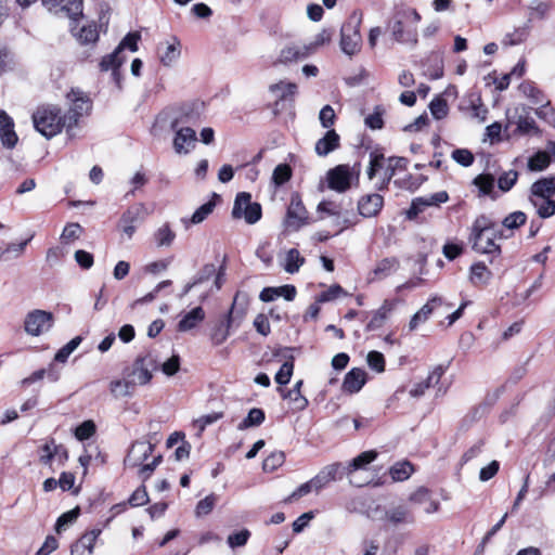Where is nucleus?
Instances as JSON below:
<instances>
[{
	"label": "nucleus",
	"mask_w": 555,
	"mask_h": 555,
	"mask_svg": "<svg viewBox=\"0 0 555 555\" xmlns=\"http://www.w3.org/2000/svg\"><path fill=\"white\" fill-rule=\"evenodd\" d=\"M377 457V452L370 450L364 451L356 456L347 466H341L340 470L348 476L349 482L353 486L361 487L365 482L356 479V472L365 469L366 466Z\"/></svg>",
	"instance_id": "obj_16"
},
{
	"label": "nucleus",
	"mask_w": 555,
	"mask_h": 555,
	"mask_svg": "<svg viewBox=\"0 0 555 555\" xmlns=\"http://www.w3.org/2000/svg\"><path fill=\"white\" fill-rule=\"evenodd\" d=\"M125 57L119 50L115 49L113 53L104 56L100 62V68L103 72L112 70V76L117 85L120 81L119 67L124 64Z\"/></svg>",
	"instance_id": "obj_28"
},
{
	"label": "nucleus",
	"mask_w": 555,
	"mask_h": 555,
	"mask_svg": "<svg viewBox=\"0 0 555 555\" xmlns=\"http://www.w3.org/2000/svg\"><path fill=\"white\" fill-rule=\"evenodd\" d=\"M526 219L527 217L525 212L514 211L503 219L502 224L506 229L513 230L522 225L526 222Z\"/></svg>",
	"instance_id": "obj_55"
},
{
	"label": "nucleus",
	"mask_w": 555,
	"mask_h": 555,
	"mask_svg": "<svg viewBox=\"0 0 555 555\" xmlns=\"http://www.w3.org/2000/svg\"><path fill=\"white\" fill-rule=\"evenodd\" d=\"M413 472H414V468L410 462H401V463L395 464L390 468L389 473H390L391 478L395 481H404L408 478H410V476L412 475Z\"/></svg>",
	"instance_id": "obj_42"
},
{
	"label": "nucleus",
	"mask_w": 555,
	"mask_h": 555,
	"mask_svg": "<svg viewBox=\"0 0 555 555\" xmlns=\"http://www.w3.org/2000/svg\"><path fill=\"white\" fill-rule=\"evenodd\" d=\"M42 4L52 13H64L72 21L82 16V0H42Z\"/></svg>",
	"instance_id": "obj_14"
},
{
	"label": "nucleus",
	"mask_w": 555,
	"mask_h": 555,
	"mask_svg": "<svg viewBox=\"0 0 555 555\" xmlns=\"http://www.w3.org/2000/svg\"><path fill=\"white\" fill-rule=\"evenodd\" d=\"M159 369L167 376L175 375L180 369V357L178 354L171 356L169 359L160 363Z\"/></svg>",
	"instance_id": "obj_63"
},
{
	"label": "nucleus",
	"mask_w": 555,
	"mask_h": 555,
	"mask_svg": "<svg viewBox=\"0 0 555 555\" xmlns=\"http://www.w3.org/2000/svg\"><path fill=\"white\" fill-rule=\"evenodd\" d=\"M14 65L15 63L13 53L9 49L0 47V75L12 70Z\"/></svg>",
	"instance_id": "obj_57"
},
{
	"label": "nucleus",
	"mask_w": 555,
	"mask_h": 555,
	"mask_svg": "<svg viewBox=\"0 0 555 555\" xmlns=\"http://www.w3.org/2000/svg\"><path fill=\"white\" fill-rule=\"evenodd\" d=\"M70 31L81 44L94 43L99 39V29L94 22L79 26L78 20L76 18L73 21Z\"/></svg>",
	"instance_id": "obj_18"
},
{
	"label": "nucleus",
	"mask_w": 555,
	"mask_h": 555,
	"mask_svg": "<svg viewBox=\"0 0 555 555\" xmlns=\"http://www.w3.org/2000/svg\"><path fill=\"white\" fill-rule=\"evenodd\" d=\"M429 109H430L431 115L436 119H442L449 113L448 103L442 98H435L434 100H431V102L429 104Z\"/></svg>",
	"instance_id": "obj_47"
},
{
	"label": "nucleus",
	"mask_w": 555,
	"mask_h": 555,
	"mask_svg": "<svg viewBox=\"0 0 555 555\" xmlns=\"http://www.w3.org/2000/svg\"><path fill=\"white\" fill-rule=\"evenodd\" d=\"M137 360L152 373L159 370L160 362L154 351H149L144 356L138 357Z\"/></svg>",
	"instance_id": "obj_62"
},
{
	"label": "nucleus",
	"mask_w": 555,
	"mask_h": 555,
	"mask_svg": "<svg viewBox=\"0 0 555 555\" xmlns=\"http://www.w3.org/2000/svg\"><path fill=\"white\" fill-rule=\"evenodd\" d=\"M443 302L442 298L435 296L430 298L411 319L409 323L410 331H414L421 323H424L433 311L441 306Z\"/></svg>",
	"instance_id": "obj_27"
},
{
	"label": "nucleus",
	"mask_w": 555,
	"mask_h": 555,
	"mask_svg": "<svg viewBox=\"0 0 555 555\" xmlns=\"http://www.w3.org/2000/svg\"><path fill=\"white\" fill-rule=\"evenodd\" d=\"M516 131L520 134H530L538 132V127L533 118L528 116H519Z\"/></svg>",
	"instance_id": "obj_59"
},
{
	"label": "nucleus",
	"mask_w": 555,
	"mask_h": 555,
	"mask_svg": "<svg viewBox=\"0 0 555 555\" xmlns=\"http://www.w3.org/2000/svg\"><path fill=\"white\" fill-rule=\"evenodd\" d=\"M216 502L217 496L215 494H209L203 500H201L195 507L196 517H203L211 513Z\"/></svg>",
	"instance_id": "obj_49"
},
{
	"label": "nucleus",
	"mask_w": 555,
	"mask_h": 555,
	"mask_svg": "<svg viewBox=\"0 0 555 555\" xmlns=\"http://www.w3.org/2000/svg\"><path fill=\"white\" fill-rule=\"evenodd\" d=\"M519 91L534 104H542L546 100L543 92L533 82L526 81L519 86Z\"/></svg>",
	"instance_id": "obj_41"
},
{
	"label": "nucleus",
	"mask_w": 555,
	"mask_h": 555,
	"mask_svg": "<svg viewBox=\"0 0 555 555\" xmlns=\"http://www.w3.org/2000/svg\"><path fill=\"white\" fill-rule=\"evenodd\" d=\"M102 530L99 528L92 529L80 537L78 541H76V547H85L89 550V552L93 553V547L96 539L100 537Z\"/></svg>",
	"instance_id": "obj_45"
},
{
	"label": "nucleus",
	"mask_w": 555,
	"mask_h": 555,
	"mask_svg": "<svg viewBox=\"0 0 555 555\" xmlns=\"http://www.w3.org/2000/svg\"><path fill=\"white\" fill-rule=\"evenodd\" d=\"M398 267L399 262L396 258H384L376 263L372 273L374 279L382 280L395 272Z\"/></svg>",
	"instance_id": "obj_33"
},
{
	"label": "nucleus",
	"mask_w": 555,
	"mask_h": 555,
	"mask_svg": "<svg viewBox=\"0 0 555 555\" xmlns=\"http://www.w3.org/2000/svg\"><path fill=\"white\" fill-rule=\"evenodd\" d=\"M366 362L370 369L377 373L385 372V358L379 351H370L366 357Z\"/></svg>",
	"instance_id": "obj_53"
},
{
	"label": "nucleus",
	"mask_w": 555,
	"mask_h": 555,
	"mask_svg": "<svg viewBox=\"0 0 555 555\" xmlns=\"http://www.w3.org/2000/svg\"><path fill=\"white\" fill-rule=\"evenodd\" d=\"M95 433V425L92 421H85L75 430V437L80 440L89 439Z\"/></svg>",
	"instance_id": "obj_64"
},
{
	"label": "nucleus",
	"mask_w": 555,
	"mask_h": 555,
	"mask_svg": "<svg viewBox=\"0 0 555 555\" xmlns=\"http://www.w3.org/2000/svg\"><path fill=\"white\" fill-rule=\"evenodd\" d=\"M396 304V300L386 299L383 305L374 311L371 321L366 324V331L372 332L380 328L395 309Z\"/></svg>",
	"instance_id": "obj_24"
},
{
	"label": "nucleus",
	"mask_w": 555,
	"mask_h": 555,
	"mask_svg": "<svg viewBox=\"0 0 555 555\" xmlns=\"http://www.w3.org/2000/svg\"><path fill=\"white\" fill-rule=\"evenodd\" d=\"M264 421V412L261 409L254 408L248 412L246 418H244L237 426L240 430H244L249 427L259 426Z\"/></svg>",
	"instance_id": "obj_43"
},
{
	"label": "nucleus",
	"mask_w": 555,
	"mask_h": 555,
	"mask_svg": "<svg viewBox=\"0 0 555 555\" xmlns=\"http://www.w3.org/2000/svg\"><path fill=\"white\" fill-rule=\"evenodd\" d=\"M443 369L442 366H436L427 376V378L423 382L416 383L409 391L410 396L412 398H420L424 396L425 391L437 385L441 376L443 375Z\"/></svg>",
	"instance_id": "obj_26"
},
{
	"label": "nucleus",
	"mask_w": 555,
	"mask_h": 555,
	"mask_svg": "<svg viewBox=\"0 0 555 555\" xmlns=\"http://www.w3.org/2000/svg\"><path fill=\"white\" fill-rule=\"evenodd\" d=\"M332 41V33L327 29L321 30L317 34L313 40L306 44L309 49L310 54L314 53L319 48L328 44Z\"/></svg>",
	"instance_id": "obj_48"
},
{
	"label": "nucleus",
	"mask_w": 555,
	"mask_h": 555,
	"mask_svg": "<svg viewBox=\"0 0 555 555\" xmlns=\"http://www.w3.org/2000/svg\"><path fill=\"white\" fill-rule=\"evenodd\" d=\"M310 48L306 44L302 46H288L281 50L279 61L281 63H292L308 57L310 54Z\"/></svg>",
	"instance_id": "obj_30"
},
{
	"label": "nucleus",
	"mask_w": 555,
	"mask_h": 555,
	"mask_svg": "<svg viewBox=\"0 0 555 555\" xmlns=\"http://www.w3.org/2000/svg\"><path fill=\"white\" fill-rule=\"evenodd\" d=\"M362 23V15L353 12L348 21L343 24L340 28V41L339 46L341 51L352 56L360 52L362 46V36L360 27Z\"/></svg>",
	"instance_id": "obj_4"
},
{
	"label": "nucleus",
	"mask_w": 555,
	"mask_h": 555,
	"mask_svg": "<svg viewBox=\"0 0 555 555\" xmlns=\"http://www.w3.org/2000/svg\"><path fill=\"white\" fill-rule=\"evenodd\" d=\"M33 122L35 129L43 137L50 139L67 128L65 115L56 105L46 104L38 106L33 114Z\"/></svg>",
	"instance_id": "obj_2"
},
{
	"label": "nucleus",
	"mask_w": 555,
	"mask_h": 555,
	"mask_svg": "<svg viewBox=\"0 0 555 555\" xmlns=\"http://www.w3.org/2000/svg\"><path fill=\"white\" fill-rule=\"evenodd\" d=\"M205 319V311L202 307H196L183 315L178 323L179 332H189L195 328Z\"/></svg>",
	"instance_id": "obj_29"
},
{
	"label": "nucleus",
	"mask_w": 555,
	"mask_h": 555,
	"mask_svg": "<svg viewBox=\"0 0 555 555\" xmlns=\"http://www.w3.org/2000/svg\"><path fill=\"white\" fill-rule=\"evenodd\" d=\"M535 114L539 118L545 120L548 125L555 126V111L550 105L547 100H545L544 103H542L541 106L535 109Z\"/></svg>",
	"instance_id": "obj_61"
},
{
	"label": "nucleus",
	"mask_w": 555,
	"mask_h": 555,
	"mask_svg": "<svg viewBox=\"0 0 555 555\" xmlns=\"http://www.w3.org/2000/svg\"><path fill=\"white\" fill-rule=\"evenodd\" d=\"M176 233L168 223L160 225L154 233V240L158 247H169L175 241Z\"/></svg>",
	"instance_id": "obj_39"
},
{
	"label": "nucleus",
	"mask_w": 555,
	"mask_h": 555,
	"mask_svg": "<svg viewBox=\"0 0 555 555\" xmlns=\"http://www.w3.org/2000/svg\"><path fill=\"white\" fill-rule=\"evenodd\" d=\"M340 137L334 129H330L315 143V153L319 156H326L339 147Z\"/></svg>",
	"instance_id": "obj_25"
},
{
	"label": "nucleus",
	"mask_w": 555,
	"mask_h": 555,
	"mask_svg": "<svg viewBox=\"0 0 555 555\" xmlns=\"http://www.w3.org/2000/svg\"><path fill=\"white\" fill-rule=\"evenodd\" d=\"M408 24L409 23L398 13L389 22L388 27L397 42L415 46L417 43V28Z\"/></svg>",
	"instance_id": "obj_12"
},
{
	"label": "nucleus",
	"mask_w": 555,
	"mask_h": 555,
	"mask_svg": "<svg viewBox=\"0 0 555 555\" xmlns=\"http://www.w3.org/2000/svg\"><path fill=\"white\" fill-rule=\"evenodd\" d=\"M340 463H334L321 469L318 475H315L312 479L309 480L314 491L319 492L331 481L336 480L337 475L340 472Z\"/></svg>",
	"instance_id": "obj_21"
},
{
	"label": "nucleus",
	"mask_w": 555,
	"mask_h": 555,
	"mask_svg": "<svg viewBox=\"0 0 555 555\" xmlns=\"http://www.w3.org/2000/svg\"><path fill=\"white\" fill-rule=\"evenodd\" d=\"M153 450L154 444L150 441H135L125 457V465L130 468H139L138 473L142 479H147L162 461V456L157 455L150 463H145Z\"/></svg>",
	"instance_id": "obj_3"
},
{
	"label": "nucleus",
	"mask_w": 555,
	"mask_h": 555,
	"mask_svg": "<svg viewBox=\"0 0 555 555\" xmlns=\"http://www.w3.org/2000/svg\"><path fill=\"white\" fill-rule=\"evenodd\" d=\"M132 376L133 383L139 385H146L151 382L153 373L135 359L132 367Z\"/></svg>",
	"instance_id": "obj_44"
},
{
	"label": "nucleus",
	"mask_w": 555,
	"mask_h": 555,
	"mask_svg": "<svg viewBox=\"0 0 555 555\" xmlns=\"http://www.w3.org/2000/svg\"><path fill=\"white\" fill-rule=\"evenodd\" d=\"M302 384H304L302 380H298L293 386V388L291 390H288L287 392L281 391L282 397L293 401L295 404V408L300 411L305 410L308 405V400L301 395Z\"/></svg>",
	"instance_id": "obj_37"
},
{
	"label": "nucleus",
	"mask_w": 555,
	"mask_h": 555,
	"mask_svg": "<svg viewBox=\"0 0 555 555\" xmlns=\"http://www.w3.org/2000/svg\"><path fill=\"white\" fill-rule=\"evenodd\" d=\"M215 208V203L207 202L203 204L201 207H198L194 214L191 216V218H183L182 223L188 229L191 224H198L203 222L212 211Z\"/></svg>",
	"instance_id": "obj_36"
},
{
	"label": "nucleus",
	"mask_w": 555,
	"mask_h": 555,
	"mask_svg": "<svg viewBox=\"0 0 555 555\" xmlns=\"http://www.w3.org/2000/svg\"><path fill=\"white\" fill-rule=\"evenodd\" d=\"M449 199V195L446 191H440L435 194L427 196H420L412 201L406 216L409 219H415L418 214L423 212L427 207L436 206L446 203Z\"/></svg>",
	"instance_id": "obj_15"
},
{
	"label": "nucleus",
	"mask_w": 555,
	"mask_h": 555,
	"mask_svg": "<svg viewBox=\"0 0 555 555\" xmlns=\"http://www.w3.org/2000/svg\"><path fill=\"white\" fill-rule=\"evenodd\" d=\"M294 371V361L289 360L282 364L278 373L275 374V382L280 385H286L289 383Z\"/></svg>",
	"instance_id": "obj_54"
},
{
	"label": "nucleus",
	"mask_w": 555,
	"mask_h": 555,
	"mask_svg": "<svg viewBox=\"0 0 555 555\" xmlns=\"http://www.w3.org/2000/svg\"><path fill=\"white\" fill-rule=\"evenodd\" d=\"M359 165L350 167L349 165H338L326 172L327 188L344 193L350 189L353 178L358 179Z\"/></svg>",
	"instance_id": "obj_6"
},
{
	"label": "nucleus",
	"mask_w": 555,
	"mask_h": 555,
	"mask_svg": "<svg viewBox=\"0 0 555 555\" xmlns=\"http://www.w3.org/2000/svg\"><path fill=\"white\" fill-rule=\"evenodd\" d=\"M0 140L8 149L14 147L17 142L13 119L4 111H0Z\"/></svg>",
	"instance_id": "obj_22"
},
{
	"label": "nucleus",
	"mask_w": 555,
	"mask_h": 555,
	"mask_svg": "<svg viewBox=\"0 0 555 555\" xmlns=\"http://www.w3.org/2000/svg\"><path fill=\"white\" fill-rule=\"evenodd\" d=\"M109 389H111L112 395L115 398H121V397H127V396L131 395L130 383L127 380H121V379L113 380L109 384Z\"/></svg>",
	"instance_id": "obj_58"
},
{
	"label": "nucleus",
	"mask_w": 555,
	"mask_h": 555,
	"mask_svg": "<svg viewBox=\"0 0 555 555\" xmlns=\"http://www.w3.org/2000/svg\"><path fill=\"white\" fill-rule=\"evenodd\" d=\"M270 91L274 93L279 100L293 99L297 93V85L294 82L280 81L271 85Z\"/></svg>",
	"instance_id": "obj_38"
},
{
	"label": "nucleus",
	"mask_w": 555,
	"mask_h": 555,
	"mask_svg": "<svg viewBox=\"0 0 555 555\" xmlns=\"http://www.w3.org/2000/svg\"><path fill=\"white\" fill-rule=\"evenodd\" d=\"M53 324V314L51 312L35 309L28 312L24 320V330L30 336H40L48 332Z\"/></svg>",
	"instance_id": "obj_8"
},
{
	"label": "nucleus",
	"mask_w": 555,
	"mask_h": 555,
	"mask_svg": "<svg viewBox=\"0 0 555 555\" xmlns=\"http://www.w3.org/2000/svg\"><path fill=\"white\" fill-rule=\"evenodd\" d=\"M491 276H492L491 271L482 262L474 263L470 267L469 279L474 285L487 284L490 281Z\"/></svg>",
	"instance_id": "obj_35"
},
{
	"label": "nucleus",
	"mask_w": 555,
	"mask_h": 555,
	"mask_svg": "<svg viewBox=\"0 0 555 555\" xmlns=\"http://www.w3.org/2000/svg\"><path fill=\"white\" fill-rule=\"evenodd\" d=\"M286 227L294 231L308 223V211L298 194L292 195L286 214Z\"/></svg>",
	"instance_id": "obj_13"
},
{
	"label": "nucleus",
	"mask_w": 555,
	"mask_h": 555,
	"mask_svg": "<svg viewBox=\"0 0 555 555\" xmlns=\"http://www.w3.org/2000/svg\"><path fill=\"white\" fill-rule=\"evenodd\" d=\"M555 194V177H546L535 181L531 185V195L551 198Z\"/></svg>",
	"instance_id": "obj_31"
},
{
	"label": "nucleus",
	"mask_w": 555,
	"mask_h": 555,
	"mask_svg": "<svg viewBox=\"0 0 555 555\" xmlns=\"http://www.w3.org/2000/svg\"><path fill=\"white\" fill-rule=\"evenodd\" d=\"M365 382V371L359 367H354L346 374L343 382V390L349 393H356L361 390Z\"/></svg>",
	"instance_id": "obj_23"
},
{
	"label": "nucleus",
	"mask_w": 555,
	"mask_h": 555,
	"mask_svg": "<svg viewBox=\"0 0 555 555\" xmlns=\"http://www.w3.org/2000/svg\"><path fill=\"white\" fill-rule=\"evenodd\" d=\"M383 115L384 108L382 106H376L374 112L365 117L364 122L373 130L382 129L384 126Z\"/></svg>",
	"instance_id": "obj_52"
},
{
	"label": "nucleus",
	"mask_w": 555,
	"mask_h": 555,
	"mask_svg": "<svg viewBox=\"0 0 555 555\" xmlns=\"http://www.w3.org/2000/svg\"><path fill=\"white\" fill-rule=\"evenodd\" d=\"M529 199L541 218H548L555 215V201L537 196H530Z\"/></svg>",
	"instance_id": "obj_32"
},
{
	"label": "nucleus",
	"mask_w": 555,
	"mask_h": 555,
	"mask_svg": "<svg viewBox=\"0 0 555 555\" xmlns=\"http://www.w3.org/2000/svg\"><path fill=\"white\" fill-rule=\"evenodd\" d=\"M79 516V507H75L64 514H62L55 524L56 532H62L69 524H73Z\"/></svg>",
	"instance_id": "obj_51"
},
{
	"label": "nucleus",
	"mask_w": 555,
	"mask_h": 555,
	"mask_svg": "<svg viewBox=\"0 0 555 555\" xmlns=\"http://www.w3.org/2000/svg\"><path fill=\"white\" fill-rule=\"evenodd\" d=\"M238 295L235 296L231 310L224 320L219 321L211 328L210 339L214 345H221L227 340L230 335L231 324L234 322L235 318H243L244 308H237Z\"/></svg>",
	"instance_id": "obj_11"
},
{
	"label": "nucleus",
	"mask_w": 555,
	"mask_h": 555,
	"mask_svg": "<svg viewBox=\"0 0 555 555\" xmlns=\"http://www.w3.org/2000/svg\"><path fill=\"white\" fill-rule=\"evenodd\" d=\"M502 233L498 224L489 217H477L470 228L469 242L474 250L480 254H499L500 246L495 243Z\"/></svg>",
	"instance_id": "obj_1"
},
{
	"label": "nucleus",
	"mask_w": 555,
	"mask_h": 555,
	"mask_svg": "<svg viewBox=\"0 0 555 555\" xmlns=\"http://www.w3.org/2000/svg\"><path fill=\"white\" fill-rule=\"evenodd\" d=\"M150 212L145 204L137 203L122 214L118 227L128 238H131L135 232V224L142 222Z\"/></svg>",
	"instance_id": "obj_10"
},
{
	"label": "nucleus",
	"mask_w": 555,
	"mask_h": 555,
	"mask_svg": "<svg viewBox=\"0 0 555 555\" xmlns=\"http://www.w3.org/2000/svg\"><path fill=\"white\" fill-rule=\"evenodd\" d=\"M385 520L395 526L401 524L412 525L415 522V517L408 505L398 504L392 505L386 509Z\"/></svg>",
	"instance_id": "obj_17"
},
{
	"label": "nucleus",
	"mask_w": 555,
	"mask_h": 555,
	"mask_svg": "<svg viewBox=\"0 0 555 555\" xmlns=\"http://www.w3.org/2000/svg\"><path fill=\"white\" fill-rule=\"evenodd\" d=\"M67 98L72 102L70 108L65 115L67 120V130H69L78 124L81 116L91 111V102L90 99L79 90H72Z\"/></svg>",
	"instance_id": "obj_9"
},
{
	"label": "nucleus",
	"mask_w": 555,
	"mask_h": 555,
	"mask_svg": "<svg viewBox=\"0 0 555 555\" xmlns=\"http://www.w3.org/2000/svg\"><path fill=\"white\" fill-rule=\"evenodd\" d=\"M192 116L185 114L171 121V129L176 132L173 139V149L178 154H189L194 149L196 142V132L190 127H184L191 120Z\"/></svg>",
	"instance_id": "obj_5"
},
{
	"label": "nucleus",
	"mask_w": 555,
	"mask_h": 555,
	"mask_svg": "<svg viewBox=\"0 0 555 555\" xmlns=\"http://www.w3.org/2000/svg\"><path fill=\"white\" fill-rule=\"evenodd\" d=\"M551 156L546 151H539L528 160V168L531 171H542L548 167Z\"/></svg>",
	"instance_id": "obj_40"
},
{
	"label": "nucleus",
	"mask_w": 555,
	"mask_h": 555,
	"mask_svg": "<svg viewBox=\"0 0 555 555\" xmlns=\"http://www.w3.org/2000/svg\"><path fill=\"white\" fill-rule=\"evenodd\" d=\"M518 179V172L515 170H508L503 172L498 180V184L501 191H509Z\"/></svg>",
	"instance_id": "obj_56"
},
{
	"label": "nucleus",
	"mask_w": 555,
	"mask_h": 555,
	"mask_svg": "<svg viewBox=\"0 0 555 555\" xmlns=\"http://www.w3.org/2000/svg\"><path fill=\"white\" fill-rule=\"evenodd\" d=\"M474 184L481 195H490L494 188V178L491 175H479L474 179Z\"/></svg>",
	"instance_id": "obj_46"
},
{
	"label": "nucleus",
	"mask_w": 555,
	"mask_h": 555,
	"mask_svg": "<svg viewBox=\"0 0 555 555\" xmlns=\"http://www.w3.org/2000/svg\"><path fill=\"white\" fill-rule=\"evenodd\" d=\"M159 61L164 66H172L181 55V44L177 38L160 43L157 48Z\"/></svg>",
	"instance_id": "obj_19"
},
{
	"label": "nucleus",
	"mask_w": 555,
	"mask_h": 555,
	"mask_svg": "<svg viewBox=\"0 0 555 555\" xmlns=\"http://www.w3.org/2000/svg\"><path fill=\"white\" fill-rule=\"evenodd\" d=\"M305 263V258L300 255V253L296 248L289 249L284 258V262L282 263L283 269L287 273H296L299 271L300 267Z\"/></svg>",
	"instance_id": "obj_34"
},
{
	"label": "nucleus",
	"mask_w": 555,
	"mask_h": 555,
	"mask_svg": "<svg viewBox=\"0 0 555 555\" xmlns=\"http://www.w3.org/2000/svg\"><path fill=\"white\" fill-rule=\"evenodd\" d=\"M249 538L250 531L242 529L237 532L231 533L227 539V543L231 548L242 547L247 543Z\"/></svg>",
	"instance_id": "obj_50"
},
{
	"label": "nucleus",
	"mask_w": 555,
	"mask_h": 555,
	"mask_svg": "<svg viewBox=\"0 0 555 555\" xmlns=\"http://www.w3.org/2000/svg\"><path fill=\"white\" fill-rule=\"evenodd\" d=\"M384 205V198L379 194H367L358 202L359 214L364 218H372L378 215Z\"/></svg>",
	"instance_id": "obj_20"
},
{
	"label": "nucleus",
	"mask_w": 555,
	"mask_h": 555,
	"mask_svg": "<svg viewBox=\"0 0 555 555\" xmlns=\"http://www.w3.org/2000/svg\"><path fill=\"white\" fill-rule=\"evenodd\" d=\"M291 176V167L286 164H280L273 170L272 180L276 185H282L289 180Z\"/></svg>",
	"instance_id": "obj_60"
},
{
	"label": "nucleus",
	"mask_w": 555,
	"mask_h": 555,
	"mask_svg": "<svg viewBox=\"0 0 555 555\" xmlns=\"http://www.w3.org/2000/svg\"><path fill=\"white\" fill-rule=\"evenodd\" d=\"M232 217L234 219H244L246 223L254 224L261 218V206L251 201L249 193L241 192L235 197Z\"/></svg>",
	"instance_id": "obj_7"
}]
</instances>
